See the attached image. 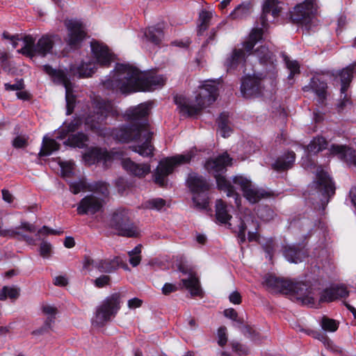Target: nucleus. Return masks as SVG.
I'll use <instances>...</instances> for the list:
<instances>
[{
  "instance_id": "f257e3e1",
  "label": "nucleus",
  "mask_w": 356,
  "mask_h": 356,
  "mask_svg": "<svg viewBox=\"0 0 356 356\" xmlns=\"http://www.w3.org/2000/svg\"><path fill=\"white\" fill-rule=\"evenodd\" d=\"M94 113L86 119V125L99 136L111 134L114 138L122 143L134 142L136 145L130 149L143 157L152 156L154 147L152 140L154 132L148 122L152 103L144 102L127 110L125 117L128 124L115 128L110 131L102 127L103 122L108 115H113L115 110L111 101L95 99Z\"/></svg>"
},
{
  "instance_id": "f03ea898",
  "label": "nucleus",
  "mask_w": 356,
  "mask_h": 356,
  "mask_svg": "<svg viewBox=\"0 0 356 356\" xmlns=\"http://www.w3.org/2000/svg\"><path fill=\"white\" fill-rule=\"evenodd\" d=\"M165 83L162 75L141 72L129 64L117 63L108 76L102 81L104 87L115 92L129 95L138 91H150Z\"/></svg>"
},
{
  "instance_id": "7ed1b4c3",
  "label": "nucleus",
  "mask_w": 356,
  "mask_h": 356,
  "mask_svg": "<svg viewBox=\"0 0 356 356\" xmlns=\"http://www.w3.org/2000/svg\"><path fill=\"white\" fill-rule=\"evenodd\" d=\"M218 90L217 83L214 81H205L195 96V103L182 95L176 96L175 102L181 113L188 116L195 115L216 100Z\"/></svg>"
},
{
  "instance_id": "20e7f679",
  "label": "nucleus",
  "mask_w": 356,
  "mask_h": 356,
  "mask_svg": "<svg viewBox=\"0 0 356 356\" xmlns=\"http://www.w3.org/2000/svg\"><path fill=\"white\" fill-rule=\"evenodd\" d=\"M232 158L227 153H223L217 157L210 159L206 163V168L216 178L218 188L224 191L227 197H233L236 206L239 208L241 204V197L236 192L234 187L226 179L222 174L226 171V167L232 164Z\"/></svg>"
},
{
  "instance_id": "39448f33",
  "label": "nucleus",
  "mask_w": 356,
  "mask_h": 356,
  "mask_svg": "<svg viewBox=\"0 0 356 356\" xmlns=\"http://www.w3.org/2000/svg\"><path fill=\"white\" fill-rule=\"evenodd\" d=\"M23 41L24 46L18 52L30 58L36 55L44 57L52 53V49L57 43L62 44V40L58 35H44L37 43H35V39L32 36L26 35Z\"/></svg>"
},
{
  "instance_id": "423d86ee",
  "label": "nucleus",
  "mask_w": 356,
  "mask_h": 356,
  "mask_svg": "<svg viewBox=\"0 0 356 356\" xmlns=\"http://www.w3.org/2000/svg\"><path fill=\"white\" fill-rule=\"evenodd\" d=\"M263 29H253L249 35L248 40L243 43V48L234 49L225 60V65L228 70L234 69L245 61V58L252 54L254 45L263 38Z\"/></svg>"
},
{
  "instance_id": "0eeeda50",
  "label": "nucleus",
  "mask_w": 356,
  "mask_h": 356,
  "mask_svg": "<svg viewBox=\"0 0 356 356\" xmlns=\"http://www.w3.org/2000/svg\"><path fill=\"white\" fill-rule=\"evenodd\" d=\"M187 184L193 193L194 208L198 210L207 209L209 206V191L210 185L202 176L191 173L187 179Z\"/></svg>"
},
{
  "instance_id": "6e6552de",
  "label": "nucleus",
  "mask_w": 356,
  "mask_h": 356,
  "mask_svg": "<svg viewBox=\"0 0 356 356\" xmlns=\"http://www.w3.org/2000/svg\"><path fill=\"white\" fill-rule=\"evenodd\" d=\"M120 293H114L107 296L97 307L92 323L97 326H104L116 316L120 309Z\"/></svg>"
},
{
  "instance_id": "1a4fd4ad",
  "label": "nucleus",
  "mask_w": 356,
  "mask_h": 356,
  "mask_svg": "<svg viewBox=\"0 0 356 356\" xmlns=\"http://www.w3.org/2000/svg\"><path fill=\"white\" fill-rule=\"evenodd\" d=\"M108 225L122 236L137 237L140 234L138 229L131 220L129 210L124 208H119L113 211Z\"/></svg>"
},
{
  "instance_id": "9d476101",
  "label": "nucleus",
  "mask_w": 356,
  "mask_h": 356,
  "mask_svg": "<svg viewBox=\"0 0 356 356\" xmlns=\"http://www.w3.org/2000/svg\"><path fill=\"white\" fill-rule=\"evenodd\" d=\"M42 70L47 74L54 83L62 84L65 88V99L67 115H71L73 113L75 97L72 94V83L68 79L64 71L53 68L49 65H44L42 67Z\"/></svg>"
},
{
  "instance_id": "9b49d317",
  "label": "nucleus",
  "mask_w": 356,
  "mask_h": 356,
  "mask_svg": "<svg viewBox=\"0 0 356 356\" xmlns=\"http://www.w3.org/2000/svg\"><path fill=\"white\" fill-rule=\"evenodd\" d=\"M191 159V154H181L161 161L154 174V182L160 186H165L167 177L172 172L175 166L179 164L187 163Z\"/></svg>"
},
{
  "instance_id": "f8f14e48",
  "label": "nucleus",
  "mask_w": 356,
  "mask_h": 356,
  "mask_svg": "<svg viewBox=\"0 0 356 356\" xmlns=\"http://www.w3.org/2000/svg\"><path fill=\"white\" fill-rule=\"evenodd\" d=\"M235 185L240 187L245 199L252 204L258 202L261 198L269 195L265 190L259 188L245 177L236 176L233 179Z\"/></svg>"
},
{
  "instance_id": "ddd939ff",
  "label": "nucleus",
  "mask_w": 356,
  "mask_h": 356,
  "mask_svg": "<svg viewBox=\"0 0 356 356\" xmlns=\"http://www.w3.org/2000/svg\"><path fill=\"white\" fill-rule=\"evenodd\" d=\"M314 1L305 0L304 2L296 5L293 11L290 12V17L292 22L304 25L309 24L316 10Z\"/></svg>"
},
{
  "instance_id": "4468645a",
  "label": "nucleus",
  "mask_w": 356,
  "mask_h": 356,
  "mask_svg": "<svg viewBox=\"0 0 356 356\" xmlns=\"http://www.w3.org/2000/svg\"><path fill=\"white\" fill-rule=\"evenodd\" d=\"M355 66L356 63L351 64L343 68L342 70L339 71L338 73V76L340 78L341 85L340 89V102L338 104V108L340 110L343 109L348 105H350L352 104L350 98L348 96L346 92L350 82L352 81V78L355 72Z\"/></svg>"
},
{
  "instance_id": "2eb2a0df",
  "label": "nucleus",
  "mask_w": 356,
  "mask_h": 356,
  "mask_svg": "<svg viewBox=\"0 0 356 356\" xmlns=\"http://www.w3.org/2000/svg\"><path fill=\"white\" fill-rule=\"evenodd\" d=\"M289 291L288 294L296 296V298L301 300L303 305L310 307L315 305V297L313 289L302 282H293L290 280Z\"/></svg>"
},
{
  "instance_id": "dca6fc26",
  "label": "nucleus",
  "mask_w": 356,
  "mask_h": 356,
  "mask_svg": "<svg viewBox=\"0 0 356 356\" xmlns=\"http://www.w3.org/2000/svg\"><path fill=\"white\" fill-rule=\"evenodd\" d=\"M313 185L323 196L328 197L325 202L327 204L330 198L334 195L336 188L332 178L321 167H318L316 170V177Z\"/></svg>"
},
{
  "instance_id": "f3484780",
  "label": "nucleus",
  "mask_w": 356,
  "mask_h": 356,
  "mask_svg": "<svg viewBox=\"0 0 356 356\" xmlns=\"http://www.w3.org/2000/svg\"><path fill=\"white\" fill-rule=\"evenodd\" d=\"M69 185L70 191L75 195L84 191L97 193L103 196L108 194V185L104 181L88 183L86 179L83 178L79 181L70 182Z\"/></svg>"
},
{
  "instance_id": "a211bd4d",
  "label": "nucleus",
  "mask_w": 356,
  "mask_h": 356,
  "mask_svg": "<svg viewBox=\"0 0 356 356\" xmlns=\"http://www.w3.org/2000/svg\"><path fill=\"white\" fill-rule=\"evenodd\" d=\"M65 26L68 31L66 42L71 48L76 49L86 35L83 25L77 20L70 19L65 22Z\"/></svg>"
},
{
  "instance_id": "6ab92c4d",
  "label": "nucleus",
  "mask_w": 356,
  "mask_h": 356,
  "mask_svg": "<svg viewBox=\"0 0 356 356\" xmlns=\"http://www.w3.org/2000/svg\"><path fill=\"white\" fill-rule=\"evenodd\" d=\"M263 90L261 79L247 76L241 81V92L243 97L251 98L260 95Z\"/></svg>"
},
{
  "instance_id": "aec40b11",
  "label": "nucleus",
  "mask_w": 356,
  "mask_h": 356,
  "mask_svg": "<svg viewBox=\"0 0 356 356\" xmlns=\"http://www.w3.org/2000/svg\"><path fill=\"white\" fill-rule=\"evenodd\" d=\"M102 207V199L94 195H88L79 202L77 207V213L79 215H92L99 212Z\"/></svg>"
},
{
  "instance_id": "412c9836",
  "label": "nucleus",
  "mask_w": 356,
  "mask_h": 356,
  "mask_svg": "<svg viewBox=\"0 0 356 356\" xmlns=\"http://www.w3.org/2000/svg\"><path fill=\"white\" fill-rule=\"evenodd\" d=\"M248 227H250L252 229L248 231L249 241H252L257 239L259 228L258 222L251 216H247L244 219H240V223L238 225V238L241 243L245 241V231Z\"/></svg>"
},
{
  "instance_id": "4be33fe9",
  "label": "nucleus",
  "mask_w": 356,
  "mask_h": 356,
  "mask_svg": "<svg viewBox=\"0 0 356 356\" xmlns=\"http://www.w3.org/2000/svg\"><path fill=\"white\" fill-rule=\"evenodd\" d=\"M263 284L271 293L288 294L289 291L290 280L278 277L272 274H268L264 277Z\"/></svg>"
},
{
  "instance_id": "5701e85b",
  "label": "nucleus",
  "mask_w": 356,
  "mask_h": 356,
  "mask_svg": "<svg viewBox=\"0 0 356 356\" xmlns=\"http://www.w3.org/2000/svg\"><path fill=\"white\" fill-rule=\"evenodd\" d=\"M91 50L98 64L108 67L113 60V56L108 47L97 41L91 42Z\"/></svg>"
},
{
  "instance_id": "b1692460",
  "label": "nucleus",
  "mask_w": 356,
  "mask_h": 356,
  "mask_svg": "<svg viewBox=\"0 0 356 356\" xmlns=\"http://www.w3.org/2000/svg\"><path fill=\"white\" fill-rule=\"evenodd\" d=\"M83 158L86 165H91L101 162L106 163L111 157L106 149L95 147L85 153Z\"/></svg>"
},
{
  "instance_id": "393cba45",
  "label": "nucleus",
  "mask_w": 356,
  "mask_h": 356,
  "mask_svg": "<svg viewBox=\"0 0 356 356\" xmlns=\"http://www.w3.org/2000/svg\"><path fill=\"white\" fill-rule=\"evenodd\" d=\"M348 296V291L346 286L335 285L330 288L324 289L321 294L319 302H330L337 299L344 298Z\"/></svg>"
},
{
  "instance_id": "a878e982",
  "label": "nucleus",
  "mask_w": 356,
  "mask_h": 356,
  "mask_svg": "<svg viewBox=\"0 0 356 356\" xmlns=\"http://www.w3.org/2000/svg\"><path fill=\"white\" fill-rule=\"evenodd\" d=\"M122 165L129 174L138 177H145L149 173L151 169L149 163H136L129 158L123 159Z\"/></svg>"
},
{
  "instance_id": "bb28decb",
  "label": "nucleus",
  "mask_w": 356,
  "mask_h": 356,
  "mask_svg": "<svg viewBox=\"0 0 356 356\" xmlns=\"http://www.w3.org/2000/svg\"><path fill=\"white\" fill-rule=\"evenodd\" d=\"M179 270L184 274L189 275L188 279H182L181 282L183 285L190 291L191 296H200L202 291L200 287V282L198 279L193 274L191 270H188L182 264L179 266Z\"/></svg>"
},
{
  "instance_id": "cd10ccee",
  "label": "nucleus",
  "mask_w": 356,
  "mask_h": 356,
  "mask_svg": "<svg viewBox=\"0 0 356 356\" xmlns=\"http://www.w3.org/2000/svg\"><path fill=\"white\" fill-rule=\"evenodd\" d=\"M284 256L289 261L298 264L308 256V252L300 245H286L284 247Z\"/></svg>"
},
{
  "instance_id": "c85d7f7f",
  "label": "nucleus",
  "mask_w": 356,
  "mask_h": 356,
  "mask_svg": "<svg viewBox=\"0 0 356 356\" xmlns=\"http://www.w3.org/2000/svg\"><path fill=\"white\" fill-rule=\"evenodd\" d=\"M296 159V154L292 151H288L280 155L272 164V168L277 171H284L291 168Z\"/></svg>"
},
{
  "instance_id": "c756f323",
  "label": "nucleus",
  "mask_w": 356,
  "mask_h": 356,
  "mask_svg": "<svg viewBox=\"0 0 356 356\" xmlns=\"http://www.w3.org/2000/svg\"><path fill=\"white\" fill-rule=\"evenodd\" d=\"M123 263L120 257H115L113 259L97 260V269L104 273H111L115 271Z\"/></svg>"
},
{
  "instance_id": "7c9ffc66",
  "label": "nucleus",
  "mask_w": 356,
  "mask_h": 356,
  "mask_svg": "<svg viewBox=\"0 0 356 356\" xmlns=\"http://www.w3.org/2000/svg\"><path fill=\"white\" fill-rule=\"evenodd\" d=\"M254 54L257 57L259 63L264 66L269 67V68H274L275 62L276 61L275 56L266 46H261L257 48Z\"/></svg>"
},
{
  "instance_id": "2f4dec72",
  "label": "nucleus",
  "mask_w": 356,
  "mask_h": 356,
  "mask_svg": "<svg viewBox=\"0 0 356 356\" xmlns=\"http://www.w3.org/2000/svg\"><path fill=\"white\" fill-rule=\"evenodd\" d=\"M19 229H23L24 231L33 233L35 232V226L27 222H22L19 227L10 229L3 228L2 223L0 222V236L16 238L17 235H19L20 232L18 231Z\"/></svg>"
},
{
  "instance_id": "473e14b6",
  "label": "nucleus",
  "mask_w": 356,
  "mask_h": 356,
  "mask_svg": "<svg viewBox=\"0 0 356 356\" xmlns=\"http://www.w3.org/2000/svg\"><path fill=\"white\" fill-rule=\"evenodd\" d=\"M331 152L337 155L341 159L353 161L356 165V152L353 148L346 145H332Z\"/></svg>"
},
{
  "instance_id": "72a5a7b5",
  "label": "nucleus",
  "mask_w": 356,
  "mask_h": 356,
  "mask_svg": "<svg viewBox=\"0 0 356 356\" xmlns=\"http://www.w3.org/2000/svg\"><path fill=\"white\" fill-rule=\"evenodd\" d=\"M277 0H266L263 4L262 15L261 16V22L263 28L267 26L266 16L271 13L273 17L277 16L280 12V8L277 5Z\"/></svg>"
},
{
  "instance_id": "f704fd0d",
  "label": "nucleus",
  "mask_w": 356,
  "mask_h": 356,
  "mask_svg": "<svg viewBox=\"0 0 356 356\" xmlns=\"http://www.w3.org/2000/svg\"><path fill=\"white\" fill-rule=\"evenodd\" d=\"M216 216L218 222L227 225L231 229L232 224L229 220L232 218V216L228 213L226 204L220 199L216 203Z\"/></svg>"
},
{
  "instance_id": "c9c22d12",
  "label": "nucleus",
  "mask_w": 356,
  "mask_h": 356,
  "mask_svg": "<svg viewBox=\"0 0 356 356\" xmlns=\"http://www.w3.org/2000/svg\"><path fill=\"white\" fill-rule=\"evenodd\" d=\"M252 12V4L249 1L243 2L237 6L230 13L229 17L232 19H242L246 18Z\"/></svg>"
},
{
  "instance_id": "e433bc0d",
  "label": "nucleus",
  "mask_w": 356,
  "mask_h": 356,
  "mask_svg": "<svg viewBox=\"0 0 356 356\" xmlns=\"http://www.w3.org/2000/svg\"><path fill=\"white\" fill-rule=\"evenodd\" d=\"M60 145L54 140L44 136L42 140V147L39 152L40 157L47 156L54 152L58 150Z\"/></svg>"
},
{
  "instance_id": "4c0bfd02",
  "label": "nucleus",
  "mask_w": 356,
  "mask_h": 356,
  "mask_svg": "<svg viewBox=\"0 0 356 356\" xmlns=\"http://www.w3.org/2000/svg\"><path fill=\"white\" fill-rule=\"evenodd\" d=\"M88 141V136L86 134L78 132L71 134L65 142V144L74 147L83 148L86 147Z\"/></svg>"
},
{
  "instance_id": "58836bf2",
  "label": "nucleus",
  "mask_w": 356,
  "mask_h": 356,
  "mask_svg": "<svg viewBox=\"0 0 356 356\" xmlns=\"http://www.w3.org/2000/svg\"><path fill=\"white\" fill-rule=\"evenodd\" d=\"M310 87L318 97L321 102L326 98L327 83L320 81L318 78H312L310 81Z\"/></svg>"
},
{
  "instance_id": "ea45409f",
  "label": "nucleus",
  "mask_w": 356,
  "mask_h": 356,
  "mask_svg": "<svg viewBox=\"0 0 356 356\" xmlns=\"http://www.w3.org/2000/svg\"><path fill=\"white\" fill-rule=\"evenodd\" d=\"M145 35L152 43L159 44L163 37V29L159 25L150 26L145 32Z\"/></svg>"
},
{
  "instance_id": "a19ab883",
  "label": "nucleus",
  "mask_w": 356,
  "mask_h": 356,
  "mask_svg": "<svg viewBox=\"0 0 356 356\" xmlns=\"http://www.w3.org/2000/svg\"><path fill=\"white\" fill-rule=\"evenodd\" d=\"M327 145V142L322 136H317L314 138V139L309 143L307 145V149L308 152L316 154L323 149H326Z\"/></svg>"
},
{
  "instance_id": "79ce46f5",
  "label": "nucleus",
  "mask_w": 356,
  "mask_h": 356,
  "mask_svg": "<svg viewBox=\"0 0 356 356\" xmlns=\"http://www.w3.org/2000/svg\"><path fill=\"white\" fill-rule=\"evenodd\" d=\"M218 128L220 130L221 135L224 138L229 136L232 131L229 126V114L227 113H222L218 119Z\"/></svg>"
},
{
  "instance_id": "37998d69",
  "label": "nucleus",
  "mask_w": 356,
  "mask_h": 356,
  "mask_svg": "<svg viewBox=\"0 0 356 356\" xmlns=\"http://www.w3.org/2000/svg\"><path fill=\"white\" fill-rule=\"evenodd\" d=\"M213 17V13L203 10L200 13L198 24V34L201 35L205 31L209 26L210 21Z\"/></svg>"
},
{
  "instance_id": "c03bdc74",
  "label": "nucleus",
  "mask_w": 356,
  "mask_h": 356,
  "mask_svg": "<svg viewBox=\"0 0 356 356\" xmlns=\"http://www.w3.org/2000/svg\"><path fill=\"white\" fill-rule=\"evenodd\" d=\"M19 291L18 288L5 286L0 291V300H5L7 298L15 300L19 296Z\"/></svg>"
},
{
  "instance_id": "a18cd8bd",
  "label": "nucleus",
  "mask_w": 356,
  "mask_h": 356,
  "mask_svg": "<svg viewBox=\"0 0 356 356\" xmlns=\"http://www.w3.org/2000/svg\"><path fill=\"white\" fill-rule=\"evenodd\" d=\"M258 217L265 222H268L274 218V211L268 206L261 207L257 209Z\"/></svg>"
},
{
  "instance_id": "49530a36",
  "label": "nucleus",
  "mask_w": 356,
  "mask_h": 356,
  "mask_svg": "<svg viewBox=\"0 0 356 356\" xmlns=\"http://www.w3.org/2000/svg\"><path fill=\"white\" fill-rule=\"evenodd\" d=\"M242 333L247 337L251 339L252 341L259 342L261 340V337L259 332L250 325H244L240 327Z\"/></svg>"
},
{
  "instance_id": "de8ad7c7",
  "label": "nucleus",
  "mask_w": 356,
  "mask_h": 356,
  "mask_svg": "<svg viewBox=\"0 0 356 356\" xmlns=\"http://www.w3.org/2000/svg\"><path fill=\"white\" fill-rule=\"evenodd\" d=\"M79 122L73 120L58 132L57 138L63 139L70 132H74L78 129Z\"/></svg>"
},
{
  "instance_id": "09e8293b",
  "label": "nucleus",
  "mask_w": 356,
  "mask_h": 356,
  "mask_svg": "<svg viewBox=\"0 0 356 356\" xmlns=\"http://www.w3.org/2000/svg\"><path fill=\"white\" fill-rule=\"evenodd\" d=\"M95 72V70L91 67L90 63H82L76 70V73L79 78L91 76Z\"/></svg>"
},
{
  "instance_id": "8fccbe9b",
  "label": "nucleus",
  "mask_w": 356,
  "mask_h": 356,
  "mask_svg": "<svg viewBox=\"0 0 356 356\" xmlns=\"http://www.w3.org/2000/svg\"><path fill=\"white\" fill-rule=\"evenodd\" d=\"M165 200L162 198H153L146 201L144 203V207L149 209H156L159 211L165 207Z\"/></svg>"
},
{
  "instance_id": "3c124183",
  "label": "nucleus",
  "mask_w": 356,
  "mask_h": 356,
  "mask_svg": "<svg viewBox=\"0 0 356 356\" xmlns=\"http://www.w3.org/2000/svg\"><path fill=\"white\" fill-rule=\"evenodd\" d=\"M286 67L289 70L290 73L288 76L289 79H292L295 74L300 73V65L296 60H291L287 56H284Z\"/></svg>"
},
{
  "instance_id": "603ef678",
  "label": "nucleus",
  "mask_w": 356,
  "mask_h": 356,
  "mask_svg": "<svg viewBox=\"0 0 356 356\" xmlns=\"http://www.w3.org/2000/svg\"><path fill=\"white\" fill-rule=\"evenodd\" d=\"M322 328L327 332H335L339 327V323L334 319L323 316L321 323Z\"/></svg>"
},
{
  "instance_id": "864d4df0",
  "label": "nucleus",
  "mask_w": 356,
  "mask_h": 356,
  "mask_svg": "<svg viewBox=\"0 0 356 356\" xmlns=\"http://www.w3.org/2000/svg\"><path fill=\"white\" fill-rule=\"evenodd\" d=\"M74 163L72 162H61L60 166L61 168V175L64 178L71 177L73 175Z\"/></svg>"
},
{
  "instance_id": "5fc2aeb1",
  "label": "nucleus",
  "mask_w": 356,
  "mask_h": 356,
  "mask_svg": "<svg viewBox=\"0 0 356 356\" xmlns=\"http://www.w3.org/2000/svg\"><path fill=\"white\" fill-rule=\"evenodd\" d=\"M227 342V328L225 326H221L218 330V344L223 347Z\"/></svg>"
},
{
  "instance_id": "6e6d98bb",
  "label": "nucleus",
  "mask_w": 356,
  "mask_h": 356,
  "mask_svg": "<svg viewBox=\"0 0 356 356\" xmlns=\"http://www.w3.org/2000/svg\"><path fill=\"white\" fill-rule=\"evenodd\" d=\"M232 349L234 352H236L238 355H246L249 353L248 348L236 341H233L231 343Z\"/></svg>"
},
{
  "instance_id": "4d7b16f0",
  "label": "nucleus",
  "mask_w": 356,
  "mask_h": 356,
  "mask_svg": "<svg viewBox=\"0 0 356 356\" xmlns=\"http://www.w3.org/2000/svg\"><path fill=\"white\" fill-rule=\"evenodd\" d=\"M275 243L273 239H268L266 243L263 245V249L266 254V257L269 259H272L274 254Z\"/></svg>"
},
{
  "instance_id": "13d9d810",
  "label": "nucleus",
  "mask_w": 356,
  "mask_h": 356,
  "mask_svg": "<svg viewBox=\"0 0 356 356\" xmlns=\"http://www.w3.org/2000/svg\"><path fill=\"white\" fill-rule=\"evenodd\" d=\"M92 282L95 286L97 288H102L110 284L111 277L108 275H103L92 280Z\"/></svg>"
},
{
  "instance_id": "bf43d9fd",
  "label": "nucleus",
  "mask_w": 356,
  "mask_h": 356,
  "mask_svg": "<svg viewBox=\"0 0 356 356\" xmlns=\"http://www.w3.org/2000/svg\"><path fill=\"white\" fill-rule=\"evenodd\" d=\"M27 140L28 138L25 136H17L13 139L12 144L15 148H24L28 145Z\"/></svg>"
},
{
  "instance_id": "052dcab7",
  "label": "nucleus",
  "mask_w": 356,
  "mask_h": 356,
  "mask_svg": "<svg viewBox=\"0 0 356 356\" xmlns=\"http://www.w3.org/2000/svg\"><path fill=\"white\" fill-rule=\"evenodd\" d=\"M97 260H94L89 256H86L83 262V268L91 271L93 268L97 269Z\"/></svg>"
},
{
  "instance_id": "680f3d73",
  "label": "nucleus",
  "mask_w": 356,
  "mask_h": 356,
  "mask_svg": "<svg viewBox=\"0 0 356 356\" xmlns=\"http://www.w3.org/2000/svg\"><path fill=\"white\" fill-rule=\"evenodd\" d=\"M63 231L53 229L44 225L38 231L36 236L40 237L41 235H60L63 234Z\"/></svg>"
},
{
  "instance_id": "e2e57ef3",
  "label": "nucleus",
  "mask_w": 356,
  "mask_h": 356,
  "mask_svg": "<svg viewBox=\"0 0 356 356\" xmlns=\"http://www.w3.org/2000/svg\"><path fill=\"white\" fill-rule=\"evenodd\" d=\"M51 250V245L49 243L43 241L40 244V253L42 257H48L50 254Z\"/></svg>"
},
{
  "instance_id": "0e129e2a",
  "label": "nucleus",
  "mask_w": 356,
  "mask_h": 356,
  "mask_svg": "<svg viewBox=\"0 0 356 356\" xmlns=\"http://www.w3.org/2000/svg\"><path fill=\"white\" fill-rule=\"evenodd\" d=\"M5 89L6 90H21L24 88V82L22 79L18 80L13 84L5 83Z\"/></svg>"
},
{
  "instance_id": "69168bd1",
  "label": "nucleus",
  "mask_w": 356,
  "mask_h": 356,
  "mask_svg": "<svg viewBox=\"0 0 356 356\" xmlns=\"http://www.w3.org/2000/svg\"><path fill=\"white\" fill-rule=\"evenodd\" d=\"M178 287L173 284L165 283L162 288V293L164 295H169L170 293L176 291Z\"/></svg>"
},
{
  "instance_id": "338daca9",
  "label": "nucleus",
  "mask_w": 356,
  "mask_h": 356,
  "mask_svg": "<svg viewBox=\"0 0 356 356\" xmlns=\"http://www.w3.org/2000/svg\"><path fill=\"white\" fill-rule=\"evenodd\" d=\"M229 301L235 305H238L241 302V296L238 291L232 292L229 296Z\"/></svg>"
},
{
  "instance_id": "774afa93",
  "label": "nucleus",
  "mask_w": 356,
  "mask_h": 356,
  "mask_svg": "<svg viewBox=\"0 0 356 356\" xmlns=\"http://www.w3.org/2000/svg\"><path fill=\"white\" fill-rule=\"evenodd\" d=\"M44 314L49 316H55L57 313V309L51 305H44L42 307Z\"/></svg>"
}]
</instances>
